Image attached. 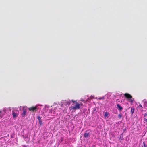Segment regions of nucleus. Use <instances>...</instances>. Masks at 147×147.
<instances>
[{
  "mask_svg": "<svg viewBox=\"0 0 147 147\" xmlns=\"http://www.w3.org/2000/svg\"><path fill=\"white\" fill-rule=\"evenodd\" d=\"M109 115V113L108 112H105V114L104 115V116L105 117H106L107 116Z\"/></svg>",
  "mask_w": 147,
  "mask_h": 147,
  "instance_id": "12",
  "label": "nucleus"
},
{
  "mask_svg": "<svg viewBox=\"0 0 147 147\" xmlns=\"http://www.w3.org/2000/svg\"><path fill=\"white\" fill-rule=\"evenodd\" d=\"M117 108L120 111H121V110L123 109L122 107L120 106L119 104H117Z\"/></svg>",
  "mask_w": 147,
  "mask_h": 147,
  "instance_id": "7",
  "label": "nucleus"
},
{
  "mask_svg": "<svg viewBox=\"0 0 147 147\" xmlns=\"http://www.w3.org/2000/svg\"><path fill=\"white\" fill-rule=\"evenodd\" d=\"M80 104L76 103L75 106L72 107L71 109L74 110L78 109L80 108Z\"/></svg>",
  "mask_w": 147,
  "mask_h": 147,
  "instance_id": "3",
  "label": "nucleus"
},
{
  "mask_svg": "<svg viewBox=\"0 0 147 147\" xmlns=\"http://www.w3.org/2000/svg\"><path fill=\"white\" fill-rule=\"evenodd\" d=\"M147 115V114H146V113H145V115Z\"/></svg>",
  "mask_w": 147,
  "mask_h": 147,
  "instance_id": "21",
  "label": "nucleus"
},
{
  "mask_svg": "<svg viewBox=\"0 0 147 147\" xmlns=\"http://www.w3.org/2000/svg\"><path fill=\"white\" fill-rule=\"evenodd\" d=\"M71 102H73V103H74L75 102V101H74L73 100H71Z\"/></svg>",
  "mask_w": 147,
  "mask_h": 147,
  "instance_id": "19",
  "label": "nucleus"
},
{
  "mask_svg": "<svg viewBox=\"0 0 147 147\" xmlns=\"http://www.w3.org/2000/svg\"><path fill=\"white\" fill-rule=\"evenodd\" d=\"M124 95L128 99H130L129 100V102L131 103L133 102L134 99L132 98L131 95L127 93L125 94Z\"/></svg>",
  "mask_w": 147,
  "mask_h": 147,
  "instance_id": "1",
  "label": "nucleus"
},
{
  "mask_svg": "<svg viewBox=\"0 0 147 147\" xmlns=\"http://www.w3.org/2000/svg\"><path fill=\"white\" fill-rule=\"evenodd\" d=\"M104 98V97H101V98H99V99H103Z\"/></svg>",
  "mask_w": 147,
  "mask_h": 147,
  "instance_id": "17",
  "label": "nucleus"
},
{
  "mask_svg": "<svg viewBox=\"0 0 147 147\" xmlns=\"http://www.w3.org/2000/svg\"><path fill=\"white\" fill-rule=\"evenodd\" d=\"M2 112V111H0V113H1ZM3 116V115H2L1 114H0V117H2Z\"/></svg>",
  "mask_w": 147,
  "mask_h": 147,
  "instance_id": "15",
  "label": "nucleus"
},
{
  "mask_svg": "<svg viewBox=\"0 0 147 147\" xmlns=\"http://www.w3.org/2000/svg\"><path fill=\"white\" fill-rule=\"evenodd\" d=\"M71 101L70 100H64L62 101V103L65 105H69L70 104Z\"/></svg>",
  "mask_w": 147,
  "mask_h": 147,
  "instance_id": "5",
  "label": "nucleus"
},
{
  "mask_svg": "<svg viewBox=\"0 0 147 147\" xmlns=\"http://www.w3.org/2000/svg\"><path fill=\"white\" fill-rule=\"evenodd\" d=\"M134 108H131V112L132 115H133L134 111Z\"/></svg>",
  "mask_w": 147,
  "mask_h": 147,
  "instance_id": "11",
  "label": "nucleus"
},
{
  "mask_svg": "<svg viewBox=\"0 0 147 147\" xmlns=\"http://www.w3.org/2000/svg\"><path fill=\"white\" fill-rule=\"evenodd\" d=\"M144 121H145V122H147V119H146V118H144Z\"/></svg>",
  "mask_w": 147,
  "mask_h": 147,
  "instance_id": "16",
  "label": "nucleus"
},
{
  "mask_svg": "<svg viewBox=\"0 0 147 147\" xmlns=\"http://www.w3.org/2000/svg\"><path fill=\"white\" fill-rule=\"evenodd\" d=\"M37 118L38 119L39 121V124L40 126H42V121L41 119V117L40 116L38 115L37 116Z\"/></svg>",
  "mask_w": 147,
  "mask_h": 147,
  "instance_id": "4",
  "label": "nucleus"
},
{
  "mask_svg": "<svg viewBox=\"0 0 147 147\" xmlns=\"http://www.w3.org/2000/svg\"><path fill=\"white\" fill-rule=\"evenodd\" d=\"M12 114L13 115V116L14 117H15L17 116V114L16 113H15L14 112V111H12Z\"/></svg>",
  "mask_w": 147,
  "mask_h": 147,
  "instance_id": "9",
  "label": "nucleus"
},
{
  "mask_svg": "<svg viewBox=\"0 0 147 147\" xmlns=\"http://www.w3.org/2000/svg\"><path fill=\"white\" fill-rule=\"evenodd\" d=\"M39 109L38 107H37V106H36L35 107H32L30 108H28V109L30 111H32L33 112L36 111V110Z\"/></svg>",
  "mask_w": 147,
  "mask_h": 147,
  "instance_id": "2",
  "label": "nucleus"
},
{
  "mask_svg": "<svg viewBox=\"0 0 147 147\" xmlns=\"http://www.w3.org/2000/svg\"><path fill=\"white\" fill-rule=\"evenodd\" d=\"M140 107L142 108V107L141 104H140L139 105Z\"/></svg>",
  "mask_w": 147,
  "mask_h": 147,
  "instance_id": "18",
  "label": "nucleus"
},
{
  "mask_svg": "<svg viewBox=\"0 0 147 147\" xmlns=\"http://www.w3.org/2000/svg\"><path fill=\"white\" fill-rule=\"evenodd\" d=\"M23 147H27V146L26 145H24L23 146Z\"/></svg>",
  "mask_w": 147,
  "mask_h": 147,
  "instance_id": "20",
  "label": "nucleus"
},
{
  "mask_svg": "<svg viewBox=\"0 0 147 147\" xmlns=\"http://www.w3.org/2000/svg\"><path fill=\"white\" fill-rule=\"evenodd\" d=\"M90 136V134L89 133H87V131H86V133H85L84 135V136L86 138H87L88 137V136Z\"/></svg>",
  "mask_w": 147,
  "mask_h": 147,
  "instance_id": "8",
  "label": "nucleus"
},
{
  "mask_svg": "<svg viewBox=\"0 0 147 147\" xmlns=\"http://www.w3.org/2000/svg\"><path fill=\"white\" fill-rule=\"evenodd\" d=\"M121 117H122V115L121 114H120L118 115V117H119V118H121Z\"/></svg>",
  "mask_w": 147,
  "mask_h": 147,
  "instance_id": "14",
  "label": "nucleus"
},
{
  "mask_svg": "<svg viewBox=\"0 0 147 147\" xmlns=\"http://www.w3.org/2000/svg\"><path fill=\"white\" fill-rule=\"evenodd\" d=\"M143 102L144 103V105L145 106H147V100H143Z\"/></svg>",
  "mask_w": 147,
  "mask_h": 147,
  "instance_id": "10",
  "label": "nucleus"
},
{
  "mask_svg": "<svg viewBox=\"0 0 147 147\" xmlns=\"http://www.w3.org/2000/svg\"><path fill=\"white\" fill-rule=\"evenodd\" d=\"M23 113H22V115L23 117L26 114V109L24 108V107H23L22 108Z\"/></svg>",
  "mask_w": 147,
  "mask_h": 147,
  "instance_id": "6",
  "label": "nucleus"
},
{
  "mask_svg": "<svg viewBox=\"0 0 147 147\" xmlns=\"http://www.w3.org/2000/svg\"><path fill=\"white\" fill-rule=\"evenodd\" d=\"M143 144L144 145V147H147V145L145 144V143L144 142H143Z\"/></svg>",
  "mask_w": 147,
  "mask_h": 147,
  "instance_id": "13",
  "label": "nucleus"
}]
</instances>
